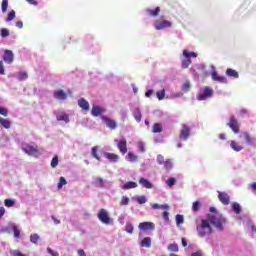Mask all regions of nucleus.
Instances as JSON below:
<instances>
[{"mask_svg":"<svg viewBox=\"0 0 256 256\" xmlns=\"http://www.w3.org/2000/svg\"><path fill=\"white\" fill-rule=\"evenodd\" d=\"M210 213L214 214H208L207 219L196 221V230L199 237H205L206 235H211L213 233L211 224L214 225L216 229L223 231V224L226 223L225 218H223L221 214L217 213V209H215V207H210Z\"/></svg>","mask_w":256,"mask_h":256,"instance_id":"nucleus-1","label":"nucleus"},{"mask_svg":"<svg viewBox=\"0 0 256 256\" xmlns=\"http://www.w3.org/2000/svg\"><path fill=\"white\" fill-rule=\"evenodd\" d=\"M213 97V88L209 86H205L203 88H200L198 93V101H205L207 99H211Z\"/></svg>","mask_w":256,"mask_h":256,"instance_id":"nucleus-2","label":"nucleus"},{"mask_svg":"<svg viewBox=\"0 0 256 256\" xmlns=\"http://www.w3.org/2000/svg\"><path fill=\"white\" fill-rule=\"evenodd\" d=\"M183 59H182V69H188L189 65H191V57H197V53L189 52L188 50H183Z\"/></svg>","mask_w":256,"mask_h":256,"instance_id":"nucleus-3","label":"nucleus"},{"mask_svg":"<svg viewBox=\"0 0 256 256\" xmlns=\"http://www.w3.org/2000/svg\"><path fill=\"white\" fill-rule=\"evenodd\" d=\"M22 151H24V153H26L27 155H30L33 157H39V148H37V146L34 147L29 144H24L22 146Z\"/></svg>","mask_w":256,"mask_h":256,"instance_id":"nucleus-4","label":"nucleus"},{"mask_svg":"<svg viewBox=\"0 0 256 256\" xmlns=\"http://www.w3.org/2000/svg\"><path fill=\"white\" fill-rule=\"evenodd\" d=\"M98 219L101 223H104V225H111L112 220L109 217V212L103 208L98 212Z\"/></svg>","mask_w":256,"mask_h":256,"instance_id":"nucleus-5","label":"nucleus"},{"mask_svg":"<svg viewBox=\"0 0 256 256\" xmlns=\"http://www.w3.org/2000/svg\"><path fill=\"white\" fill-rule=\"evenodd\" d=\"M190 135H191V128L186 124H182V129L179 135L180 141H187Z\"/></svg>","mask_w":256,"mask_h":256,"instance_id":"nucleus-6","label":"nucleus"},{"mask_svg":"<svg viewBox=\"0 0 256 256\" xmlns=\"http://www.w3.org/2000/svg\"><path fill=\"white\" fill-rule=\"evenodd\" d=\"M172 25L173 23H171V21L169 20H163V21L156 20L154 23V27L156 31H162L163 29H167V27H171Z\"/></svg>","mask_w":256,"mask_h":256,"instance_id":"nucleus-7","label":"nucleus"},{"mask_svg":"<svg viewBox=\"0 0 256 256\" xmlns=\"http://www.w3.org/2000/svg\"><path fill=\"white\" fill-rule=\"evenodd\" d=\"M102 121L105 123L106 127H108V129L114 130L117 129V122L105 115L101 116Z\"/></svg>","mask_w":256,"mask_h":256,"instance_id":"nucleus-8","label":"nucleus"},{"mask_svg":"<svg viewBox=\"0 0 256 256\" xmlns=\"http://www.w3.org/2000/svg\"><path fill=\"white\" fill-rule=\"evenodd\" d=\"M3 61H4V63L11 65V63H13V61H15V55L13 54V51L4 50Z\"/></svg>","mask_w":256,"mask_h":256,"instance_id":"nucleus-9","label":"nucleus"},{"mask_svg":"<svg viewBox=\"0 0 256 256\" xmlns=\"http://www.w3.org/2000/svg\"><path fill=\"white\" fill-rule=\"evenodd\" d=\"M218 199L222 205H229L231 203V197H229L227 192L218 191Z\"/></svg>","mask_w":256,"mask_h":256,"instance_id":"nucleus-10","label":"nucleus"},{"mask_svg":"<svg viewBox=\"0 0 256 256\" xmlns=\"http://www.w3.org/2000/svg\"><path fill=\"white\" fill-rule=\"evenodd\" d=\"M138 228L141 231H153V229H155V223H153V222H141L138 225Z\"/></svg>","mask_w":256,"mask_h":256,"instance_id":"nucleus-11","label":"nucleus"},{"mask_svg":"<svg viewBox=\"0 0 256 256\" xmlns=\"http://www.w3.org/2000/svg\"><path fill=\"white\" fill-rule=\"evenodd\" d=\"M228 127H230V129H232L234 133H239V122L237 121V119H235V117L232 116L230 118Z\"/></svg>","mask_w":256,"mask_h":256,"instance_id":"nucleus-12","label":"nucleus"},{"mask_svg":"<svg viewBox=\"0 0 256 256\" xmlns=\"http://www.w3.org/2000/svg\"><path fill=\"white\" fill-rule=\"evenodd\" d=\"M54 99L65 101V99H67V92H64L63 89L56 90L54 92Z\"/></svg>","mask_w":256,"mask_h":256,"instance_id":"nucleus-13","label":"nucleus"},{"mask_svg":"<svg viewBox=\"0 0 256 256\" xmlns=\"http://www.w3.org/2000/svg\"><path fill=\"white\" fill-rule=\"evenodd\" d=\"M212 80L218 83H227V78L225 76H220L217 71L212 72Z\"/></svg>","mask_w":256,"mask_h":256,"instance_id":"nucleus-14","label":"nucleus"},{"mask_svg":"<svg viewBox=\"0 0 256 256\" xmlns=\"http://www.w3.org/2000/svg\"><path fill=\"white\" fill-rule=\"evenodd\" d=\"M104 157L109 159L111 163H117L119 161V155L115 153L105 152Z\"/></svg>","mask_w":256,"mask_h":256,"instance_id":"nucleus-15","label":"nucleus"},{"mask_svg":"<svg viewBox=\"0 0 256 256\" xmlns=\"http://www.w3.org/2000/svg\"><path fill=\"white\" fill-rule=\"evenodd\" d=\"M118 149L122 155H125L127 153V140L122 139L118 142Z\"/></svg>","mask_w":256,"mask_h":256,"instance_id":"nucleus-16","label":"nucleus"},{"mask_svg":"<svg viewBox=\"0 0 256 256\" xmlns=\"http://www.w3.org/2000/svg\"><path fill=\"white\" fill-rule=\"evenodd\" d=\"M101 113H105L104 108H101L99 106L92 107L91 114L93 117H99V115H101Z\"/></svg>","mask_w":256,"mask_h":256,"instance_id":"nucleus-17","label":"nucleus"},{"mask_svg":"<svg viewBox=\"0 0 256 256\" xmlns=\"http://www.w3.org/2000/svg\"><path fill=\"white\" fill-rule=\"evenodd\" d=\"M78 106L83 109V111H89V102L84 98L78 100Z\"/></svg>","mask_w":256,"mask_h":256,"instance_id":"nucleus-18","label":"nucleus"},{"mask_svg":"<svg viewBox=\"0 0 256 256\" xmlns=\"http://www.w3.org/2000/svg\"><path fill=\"white\" fill-rule=\"evenodd\" d=\"M139 183H140V185H142V187H145V189H153V184H151L149 182V180H147V179H145L143 177H141L139 179Z\"/></svg>","mask_w":256,"mask_h":256,"instance_id":"nucleus-19","label":"nucleus"},{"mask_svg":"<svg viewBox=\"0 0 256 256\" xmlns=\"http://www.w3.org/2000/svg\"><path fill=\"white\" fill-rule=\"evenodd\" d=\"M57 121H65L66 123H69V115L65 112H59L56 116Z\"/></svg>","mask_w":256,"mask_h":256,"instance_id":"nucleus-20","label":"nucleus"},{"mask_svg":"<svg viewBox=\"0 0 256 256\" xmlns=\"http://www.w3.org/2000/svg\"><path fill=\"white\" fill-rule=\"evenodd\" d=\"M146 13L150 16V17H157V15H159V13H161V8L158 6L156 7L154 10L152 9H147Z\"/></svg>","mask_w":256,"mask_h":256,"instance_id":"nucleus-21","label":"nucleus"},{"mask_svg":"<svg viewBox=\"0 0 256 256\" xmlns=\"http://www.w3.org/2000/svg\"><path fill=\"white\" fill-rule=\"evenodd\" d=\"M226 75L228 77H233L234 79H239V72L237 70H234V69H231V68H228L226 70Z\"/></svg>","mask_w":256,"mask_h":256,"instance_id":"nucleus-22","label":"nucleus"},{"mask_svg":"<svg viewBox=\"0 0 256 256\" xmlns=\"http://www.w3.org/2000/svg\"><path fill=\"white\" fill-rule=\"evenodd\" d=\"M133 117L137 121V123H141V119L143 115L141 114V109L135 108L133 112Z\"/></svg>","mask_w":256,"mask_h":256,"instance_id":"nucleus-23","label":"nucleus"},{"mask_svg":"<svg viewBox=\"0 0 256 256\" xmlns=\"http://www.w3.org/2000/svg\"><path fill=\"white\" fill-rule=\"evenodd\" d=\"M0 125L4 127V129H11V121L0 117Z\"/></svg>","mask_w":256,"mask_h":256,"instance_id":"nucleus-24","label":"nucleus"},{"mask_svg":"<svg viewBox=\"0 0 256 256\" xmlns=\"http://www.w3.org/2000/svg\"><path fill=\"white\" fill-rule=\"evenodd\" d=\"M91 154L94 159H96L97 161H101V157H99V147L98 146H94L92 148Z\"/></svg>","mask_w":256,"mask_h":256,"instance_id":"nucleus-25","label":"nucleus"},{"mask_svg":"<svg viewBox=\"0 0 256 256\" xmlns=\"http://www.w3.org/2000/svg\"><path fill=\"white\" fill-rule=\"evenodd\" d=\"M181 90L183 93H188L191 90V81L186 80L185 83L182 85Z\"/></svg>","mask_w":256,"mask_h":256,"instance_id":"nucleus-26","label":"nucleus"},{"mask_svg":"<svg viewBox=\"0 0 256 256\" xmlns=\"http://www.w3.org/2000/svg\"><path fill=\"white\" fill-rule=\"evenodd\" d=\"M141 247H146L147 249H149V247H151V238L150 237L143 238V240L141 241Z\"/></svg>","mask_w":256,"mask_h":256,"instance_id":"nucleus-27","label":"nucleus"},{"mask_svg":"<svg viewBox=\"0 0 256 256\" xmlns=\"http://www.w3.org/2000/svg\"><path fill=\"white\" fill-rule=\"evenodd\" d=\"M230 147L233 151L237 152L242 151L243 149V146L239 145L236 141H231Z\"/></svg>","mask_w":256,"mask_h":256,"instance_id":"nucleus-28","label":"nucleus"},{"mask_svg":"<svg viewBox=\"0 0 256 256\" xmlns=\"http://www.w3.org/2000/svg\"><path fill=\"white\" fill-rule=\"evenodd\" d=\"M168 251H172V253H178L179 252V245L177 243H172L168 245Z\"/></svg>","mask_w":256,"mask_h":256,"instance_id":"nucleus-29","label":"nucleus"},{"mask_svg":"<svg viewBox=\"0 0 256 256\" xmlns=\"http://www.w3.org/2000/svg\"><path fill=\"white\" fill-rule=\"evenodd\" d=\"M137 187V183L130 181L123 185L122 189H135Z\"/></svg>","mask_w":256,"mask_h":256,"instance_id":"nucleus-30","label":"nucleus"},{"mask_svg":"<svg viewBox=\"0 0 256 256\" xmlns=\"http://www.w3.org/2000/svg\"><path fill=\"white\" fill-rule=\"evenodd\" d=\"M95 185H96L97 187H99L100 189H103V187H105V182L103 181V178L97 177V178L95 179Z\"/></svg>","mask_w":256,"mask_h":256,"instance_id":"nucleus-31","label":"nucleus"},{"mask_svg":"<svg viewBox=\"0 0 256 256\" xmlns=\"http://www.w3.org/2000/svg\"><path fill=\"white\" fill-rule=\"evenodd\" d=\"M199 209H201V201L197 200L192 204V211L196 213V211H199Z\"/></svg>","mask_w":256,"mask_h":256,"instance_id":"nucleus-32","label":"nucleus"},{"mask_svg":"<svg viewBox=\"0 0 256 256\" xmlns=\"http://www.w3.org/2000/svg\"><path fill=\"white\" fill-rule=\"evenodd\" d=\"M232 209L236 213V215H239L241 213V205H239V203L237 202H234L232 204Z\"/></svg>","mask_w":256,"mask_h":256,"instance_id":"nucleus-33","label":"nucleus"},{"mask_svg":"<svg viewBox=\"0 0 256 256\" xmlns=\"http://www.w3.org/2000/svg\"><path fill=\"white\" fill-rule=\"evenodd\" d=\"M152 131L154 133H161V131H163V126H161V124H159V123H155L153 125Z\"/></svg>","mask_w":256,"mask_h":256,"instance_id":"nucleus-34","label":"nucleus"},{"mask_svg":"<svg viewBox=\"0 0 256 256\" xmlns=\"http://www.w3.org/2000/svg\"><path fill=\"white\" fill-rule=\"evenodd\" d=\"M243 137H244V139H246V143H248V145H253V137H251V135H249V133L244 132Z\"/></svg>","mask_w":256,"mask_h":256,"instance_id":"nucleus-35","label":"nucleus"},{"mask_svg":"<svg viewBox=\"0 0 256 256\" xmlns=\"http://www.w3.org/2000/svg\"><path fill=\"white\" fill-rule=\"evenodd\" d=\"M8 7H9V0H2V4H1L2 13H7Z\"/></svg>","mask_w":256,"mask_h":256,"instance_id":"nucleus-36","label":"nucleus"},{"mask_svg":"<svg viewBox=\"0 0 256 256\" xmlns=\"http://www.w3.org/2000/svg\"><path fill=\"white\" fill-rule=\"evenodd\" d=\"M9 35H10L9 29L2 28L0 30V36L2 37V39H5L6 37H9Z\"/></svg>","mask_w":256,"mask_h":256,"instance_id":"nucleus-37","label":"nucleus"},{"mask_svg":"<svg viewBox=\"0 0 256 256\" xmlns=\"http://www.w3.org/2000/svg\"><path fill=\"white\" fill-rule=\"evenodd\" d=\"M13 19H15V10H11V11L8 13V15H7L5 21H6L7 23H9V21H13Z\"/></svg>","mask_w":256,"mask_h":256,"instance_id":"nucleus-38","label":"nucleus"},{"mask_svg":"<svg viewBox=\"0 0 256 256\" xmlns=\"http://www.w3.org/2000/svg\"><path fill=\"white\" fill-rule=\"evenodd\" d=\"M156 97L159 101H163L165 99V89L156 92Z\"/></svg>","mask_w":256,"mask_h":256,"instance_id":"nucleus-39","label":"nucleus"},{"mask_svg":"<svg viewBox=\"0 0 256 256\" xmlns=\"http://www.w3.org/2000/svg\"><path fill=\"white\" fill-rule=\"evenodd\" d=\"M163 165H164V168H165L167 171L173 169V162H171V160H169V159L165 160V162H164Z\"/></svg>","mask_w":256,"mask_h":256,"instance_id":"nucleus-40","label":"nucleus"},{"mask_svg":"<svg viewBox=\"0 0 256 256\" xmlns=\"http://www.w3.org/2000/svg\"><path fill=\"white\" fill-rule=\"evenodd\" d=\"M30 241H31V243H34V245H37V243H39V235L38 234H31L30 235Z\"/></svg>","mask_w":256,"mask_h":256,"instance_id":"nucleus-41","label":"nucleus"},{"mask_svg":"<svg viewBox=\"0 0 256 256\" xmlns=\"http://www.w3.org/2000/svg\"><path fill=\"white\" fill-rule=\"evenodd\" d=\"M57 165H59V157L58 156H54L51 160V167L52 169H55V167H57Z\"/></svg>","mask_w":256,"mask_h":256,"instance_id":"nucleus-42","label":"nucleus"},{"mask_svg":"<svg viewBox=\"0 0 256 256\" xmlns=\"http://www.w3.org/2000/svg\"><path fill=\"white\" fill-rule=\"evenodd\" d=\"M28 77L29 75L27 74V72H19L18 74L19 81H25Z\"/></svg>","mask_w":256,"mask_h":256,"instance_id":"nucleus-43","label":"nucleus"},{"mask_svg":"<svg viewBox=\"0 0 256 256\" xmlns=\"http://www.w3.org/2000/svg\"><path fill=\"white\" fill-rule=\"evenodd\" d=\"M5 207H13L15 205V200L13 199H5L4 200Z\"/></svg>","mask_w":256,"mask_h":256,"instance_id":"nucleus-44","label":"nucleus"},{"mask_svg":"<svg viewBox=\"0 0 256 256\" xmlns=\"http://www.w3.org/2000/svg\"><path fill=\"white\" fill-rule=\"evenodd\" d=\"M175 183H177V180L173 177L168 178L166 180V185H168V187H173V185H175Z\"/></svg>","mask_w":256,"mask_h":256,"instance_id":"nucleus-45","label":"nucleus"},{"mask_svg":"<svg viewBox=\"0 0 256 256\" xmlns=\"http://www.w3.org/2000/svg\"><path fill=\"white\" fill-rule=\"evenodd\" d=\"M13 231H14V237L16 239H19V237H21V231L19 230V227L13 226Z\"/></svg>","mask_w":256,"mask_h":256,"instance_id":"nucleus-46","label":"nucleus"},{"mask_svg":"<svg viewBox=\"0 0 256 256\" xmlns=\"http://www.w3.org/2000/svg\"><path fill=\"white\" fill-rule=\"evenodd\" d=\"M66 183H67V180H65V177H60L59 183L57 185L58 189H61L63 185H65Z\"/></svg>","mask_w":256,"mask_h":256,"instance_id":"nucleus-47","label":"nucleus"},{"mask_svg":"<svg viewBox=\"0 0 256 256\" xmlns=\"http://www.w3.org/2000/svg\"><path fill=\"white\" fill-rule=\"evenodd\" d=\"M157 163H158V165H164L165 164V157H163V155L159 154L157 156Z\"/></svg>","mask_w":256,"mask_h":256,"instance_id":"nucleus-48","label":"nucleus"},{"mask_svg":"<svg viewBox=\"0 0 256 256\" xmlns=\"http://www.w3.org/2000/svg\"><path fill=\"white\" fill-rule=\"evenodd\" d=\"M183 222H184L183 215H181V214L176 215V223H177V225H181V224H183Z\"/></svg>","mask_w":256,"mask_h":256,"instance_id":"nucleus-49","label":"nucleus"},{"mask_svg":"<svg viewBox=\"0 0 256 256\" xmlns=\"http://www.w3.org/2000/svg\"><path fill=\"white\" fill-rule=\"evenodd\" d=\"M133 224H131V223H127L126 224V229H125V231H127L130 235L133 233Z\"/></svg>","mask_w":256,"mask_h":256,"instance_id":"nucleus-50","label":"nucleus"},{"mask_svg":"<svg viewBox=\"0 0 256 256\" xmlns=\"http://www.w3.org/2000/svg\"><path fill=\"white\" fill-rule=\"evenodd\" d=\"M137 201L140 205H143V203H147V198L145 196H140Z\"/></svg>","mask_w":256,"mask_h":256,"instance_id":"nucleus-51","label":"nucleus"},{"mask_svg":"<svg viewBox=\"0 0 256 256\" xmlns=\"http://www.w3.org/2000/svg\"><path fill=\"white\" fill-rule=\"evenodd\" d=\"M0 115H3V117H7V115H9V111L0 106Z\"/></svg>","mask_w":256,"mask_h":256,"instance_id":"nucleus-52","label":"nucleus"},{"mask_svg":"<svg viewBox=\"0 0 256 256\" xmlns=\"http://www.w3.org/2000/svg\"><path fill=\"white\" fill-rule=\"evenodd\" d=\"M47 253H49V255H51V256H59V252H55V251H53V249H51V248H47Z\"/></svg>","mask_w":256,"mask_h":256,"instance_id":"nucleus-53","label":"nucleus"},{"mask_svg":"<svg viewBox=\"0 0 256 256\" xmlns=\"http://www.w3.org/2000/svg\"><path fill=\"white\" fill-rule=\"evenodd\" d=\"M120 205H129V198L123 196Z\"/></svg>","mask_w":256,"mask_h":256,"instance_id":"nucleus-54","label":"nucleus"},{"mask_svg":"<svg viewBox=\"0 0 256 256\" xmlns=\"http://www.w3.org/2000/svg\"><path fill=\"white\" fill-rule=\"evenodd\" d=\"M0 75H5V66H3V60H0Z\"/></svg>","mask_w":256,"mask_h":256,"instance_id":"nucleus-55","label":"nucleus"},{"mask_svg":"<svg viewBox=\"0 0 256 256\" xmlns=\"http://www.w3.org/2000/svg\"><path fill=\"white\" fill-rule=\"evenodd\" d=\"M128 159H129V161H135L137 159V156L135 154L129 152Z\"/></svg>","mask_w":256,"mask_h":256,"instance_id":"nucleus-56","label":"nucleus"},{"mask_svg":"<svg viewBox=\"0 0 256 256\" xmlns=\"http://www.w3.org/2000/svg\"><path fill=\"white\" fill-rule=\"evenodd\" d=\"M162 217L165 221H169V212H167V211L163 212Z\"/></svg>","mask_w":256,"mask_h":256,"instance_id":"nucleus-57","label":"nucleus"},{"mask_svg":"<svg viewBox=\"0 0 256 256\" xmlns=\"http://www.w3.org/2000/svg\"><path fill=\"white\" fill-rule=\"evenodd\" d=\"M29 5H34V7H37L38 2L36 0H26Z\"/></svg>","mask_w":256,"mask_h":256,"instance_id":"nucleus-58","label":"nucleus"},{"mask_svg":"<svg viewBox=\"0 0 256 256\" xmlns=\"http://www.w3.org/2000/svg\"><path fill=\"white\" fill-rule=\"evenodd\" d=\"M52 221H54L55 225H59L61 223V220L56 219L54 215L51 216Z\"/></svg>","mask_w":256,"mask_h":256,"instance_id":"nucleus-59","label":"nucleus"},{"mask_svg":"<svg viewBox=\"0 0 256 256\" xmlns=\"http://www.w3.org/2000/svg\"><path fill=\"white\" fill-rule=\"evenodd\" d=\"M16 27H18V29H23V21H17Z\"/></svg>","mask_w":256,"mask_h":256,"instance_id":"nucleus-60","label":"nucleus"},{"mask_svg":"<svg viewBox=\"0 0 256 256\" xmlns=\"http://www.w3.org/2000/svg\"><path fill=\"white\" fill-rule=\"evenodd\" d=\"M191 256H203V253L200 250H198V251L192 253Z\"/></svg>","mask_w":256,"mask_h":256,"instance_id":"nucleus-61","label":"nucleus"},{"mask_svg":"<svg viewBox=\"0 0 256 256\" xmlns=\"http://www.w3.org/2000/svg\"><path fill=\"white\" fill-rule=\"evenodd\" d=\"M153 93H155V91H153V90H148V91H146L145 96H146V97H151V95H153Z\"/></svg>","mask_w":256,"mask_h":256,"instance_id":"nucleus-62","label":"nucleus"},{"mask_svg":"<svg viewBox=\"0 0 256 256\" xmlns=\"http://www.w3.org/2000/svg\"><path fill=\"white\" fill-rule=\"evenodd\" d=\"M78 255L79 256H87V254H85V251L83 249L78 250Z\"/></svg>","mask_w":256,"mask_h":256,"instance_id":"nucleus-63","label":"nucleus"},{"mask_svg":"<svg viewBox=\"0 0 256 256\" xmlns=\"http://www.w3.org/2000/svg\"><path fill=\"white\" fill-rule=\"evenodd\" d=\"M5 215V209L3 207H0V219Z\"/></svg>","mask_w":256,"mask_h":256,"instance_id":"nucleus-64","label":"nucleus"}]
</instances>
